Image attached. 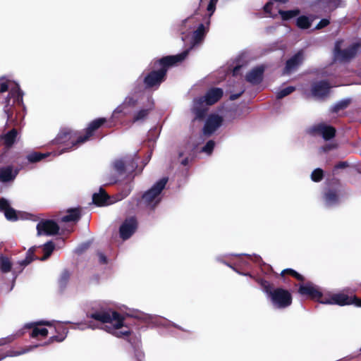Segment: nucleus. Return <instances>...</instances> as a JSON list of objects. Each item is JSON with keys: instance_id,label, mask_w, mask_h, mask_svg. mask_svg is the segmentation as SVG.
<instances>
[{"instance_id": "nucleus-1", "label": "nucleus", "mask_w": 361, "mask_h": 361, "mask_svg": "<svg viewBox=\"0 0 361 361\" xmlns=\"http://www.w3.org/2000/svg\"><path fill=\"white\" fill-rule=\"evenodd\" d=\"M87 317L98 322H89L88 327L92 329H102L114 336L121 338L130 334L129 328L124 324V318L119 313L111 310H97L90 312Z\"/></svg>"}, {"instance_id": "nucleus-2", "label": "nucleus", "mask_w": 361, "mask_h": 361, "mask_svg": "<svg viewBox=\"0 0 361 361\" xmlns=\"http://www.w3.org/2000/svg\"><path fill=\"white\" fill-rule=\"evenodd\" d=\"M188 50L176 55H169L160 59H154L150 66L152 70L145 75L143 80L146 88H158L166 79L168 70L182 62L188 56Z\"/></svg>"}, {"instance_id": "nucleus-3", "label": "nucleus", "mask_w": 361, "mask_h": 361, "mask_svg": "<svg viewBox=\"0 0 361 361\" xmlns=\"http://www.w3.org/2000/svg\"><path fill=\"white\" fill-rule=\"evenodd\" d=\"M80 135V134L78 131H75L69 128H63L54 140V144L58 145L56 149L49 153L30 152L25 156V158H47L50 155L56 157L63 152L75 150L82 145H74Z\"/></svg>"}, {"instance_id": "nucleus-4", "label": "nucleus", "mask_w": 361, "mask_h": 361, "mask_svg": "<svg viewBox=\"0 0 361 361\" xmlns=\"http://www.w3.org/2000/svg\"><path fill=\"white\" fill-rule=\"evenodd\" d=\"M257 281L271 301L274 308L285 309L291 305L292 296L288 290L281 288H274L269 281L262 279H258Z\"/></svg>"}, {"instance_id": "nucleus-5", "label": "nucleus", "mask_w": 361, "mask_h": 361, "mask_svg": "<svg viewBox=\"0 0 361 361\" xmlns=\"http://www.w3.org/2000/svg\"><path fill=\"white\" fill-rule=\"evenodd\" d=\"M168 182V178L164 177L156 182L153 186L142 196V200L145 205L153 209L161 201V192Z\"/></svg>"}, {"instance_id": "nucleus-6", "label": "nucleus", "mask_w": 361, "mask_h": 361, "mask_svg": "<svg viewBox=\"0 0 361 361\" xmlns=\"http://www.w3.org/2000/svg\"><path fill=\"white\" fill-rule=\"evenodd\" d=\"M140 159H116L114 163V169L120 176H128L132 173H140L147 162L139 165Z\"/></svg>"}, {"instance_id": "nucleus-7", "label": "nucleus", "mask_w": 361, "mask_h": 361, "mask_svg": "<svg viewBox=\"0 0 361 361\" xmlns=\"http://www.w3.org/2000/svg\"><path fill=\"white\" fill-rule=\"evenodd\" d=\"M111 126V125L106 118H97L88 123L84 130V135H80L74 145L83 144L94 136L102 127L110 128Z\"/></svg>"}, {"instance_id": "nucleus-8", "label": "nucleus", "mask_w": 361, "mask_h": 361, "mask_svg": "<svg viewBox=\"0 0 361 361\" xmlns=\"http://www.w3.org/2000/svg\"><path fill=\"white\" fill-rule=\"evenodd\" d=\"M360 44H353L349 47L342 49L338 45L335 47V58L341 62L349 61L353 59L357 52Z\"/></svg>"}, {"instance_id": "nucleus-9", "label": "nucleus", "mask_w": 361, "mask_h": 361, "mask_svg": "<svg viewBox=\"0 0 361 361\" xmlns=\"http://www.w3.org/2000/svg\"><path fill=\"white\" fill-rule=\"evenodd\" d=\"M305 59L304 52L302 50L298 51L286 62L283 70V75H290L295 71L303 63Z\"/></svg>"}, {"instance_id": "nucleus-10", "label": "nucleus", "mask_w": 361, "mask_h": 361, "mask_svg": "<svg viewBox=\"0 0 361 361\" xmlns=\"http://www.w3.org/2000/svg\"><path fill=\"white\" fill-rule=\"evenodd\" d=\"M219 0H209L208 5L207 6V11L208 12V16H207V23L209 25L210 23V18L214 14L215 10H216V6ZM205 0H200L198 7L194 11V13L192 15H191L190 17L185 19L182 24L185 25L188 23L191 22L195 18V16L200 15V10L201 8L203 6L204 4Z\"/></svg>"}, {"instance_id": "nucleus-11", "label": "nucleus", "mask_w": 361, "mask_h": 361, "mask_svg": "<svg viewBox=\"0 0 361 361\" xmlns=\"http://www.w3.org/2000/svg\"><path fill=\"white\" fill-rule=\"evenodd\" d=\"M42 325L52 326V323L47 321H39L37 322L28 323L25 325V328L32 329L30 336L32 338L45 337L48 334V330L42 327Z\"/></svg>"}, {"instance_id": "nucleus-12", "label": "nucleus", "mask_w": 361, "mask_h": 361, "mask_svg": "<svg viewBox=\"0 0 361 361\" xmlns=\"http://www.w3.org/2000/svg\"><path fill=\"white\" fill-rule=\"evenodd\" d=\"M37 235H51L58 233L59 225L53 220H42L37 225Z\"/></svg>"}, {"instance_id": "nucleus-13", "label": "nucleus", "mask_w": 361, "mask_h": 361, "mask_svg": "<svg viewBox=\"0 0 361 361\" xmlns=\"http://www.w3.org/2000/svg\"><path fill=\"white\" fill-rule=\"evenodd\" d=\"M137 220L134 217L126 219L119 228L120 236L123 240L128 239L136 231Z\"/></svg>"}, {"instance_id": "nucleus-14", "label": "nucleus", "mask_w": 361, "mask_h": 361, "mask_svg": "<svg viewBox=\"0 0 361 361\" xmlns=\"http://www.w3.org/2000/svg\"><path fill=\"white\" fill-rule=\"evenodd\" d=\"M223 118L219 115H210L204 123L203 133L206 135H210L214 133L221 125Z\"/></svg>"}, {"instance_id": "nucleus-15", "label": "nucleus", "mask_w": 361, "mask_h": 361, "mask_svg": "<svg viewBox=\"0 0 361 361\" xmlns=\"http://www.w3.org/2000/svg\"><path fill=\"white\" fill-rule=\"evenodd\" d=\"M333 305H338L341 306L355 304L357 307H361V300L356 297H349L343 293L332 294Z\"/></svg>"}, {"instance_id": "nucleus-16", "label": "nucleus", "mask_w": 361, "mask_h": 361, "mask_svg": "<svg viewBox=\"0 0 361 361\" xmlns=\"http://www.w3.org/2000/svg\"><path fill=\"white\" fill-rule=\"evenodd\" d=\"M133 316L156 326H168L169 325H172L176 326V325L171 323L170 321L158 316L146 314L141 312H137Z\"/></svg>"}, {"instance_id": "nucleus-17", "label": "nucleus", "mask_w": 361, "mask_h": 361, "mask_svg": "<svg viewBox=\"0 0 361 361\" xmlns=\"http://www.w3.org/2000/svg\"><path fill=\"white\" fill-rule=\"evenodd\" d=\"M224 91L219 87H212L207 90L204 97H200L201 99L207 105L211 106L219 102L223 97Z\"/></svg>"}, {"instance_id": "nucleus-18", "label": "nucleus", "mask_w": 361, "mask_h": 361, "mask_svg": "<svg viewBox=\"0 0 361 361\" xmlns=\"http://www.w3.org/2000/svg\"><path fill=\"white\" fill-rule=\"evenodd\" d=\"M331 89V85L327 80H323L312 85L311 91L314 97H323L326 96Z\"/></svg>"}, {"instance_id": "nucleus-19", "label": "nucleus", "mask_w": 361, "mask_h": 361, "mask_svg": "<svg viewBox=\"0 0 361 361\" xmlns=\"http://www.w3.org/2000/svg\"><path fill=\"white\" fill-rule=\"evenodd\" d=\"M205 102L200 97L194 99V105L192 112L195 115V119L202 121L205 118L208 109L204 105Z\"/></svg>"}, {"instance_id": "nucleus-20", "label": "nucleus", "mask_w": 361, "mask_h": 361, "mask_svg": "<svg viewBox=\"0 0 361 361\" xmlns=\"http://www.w3.org/2000/svg\"><path fill=\"white\" fill-rule=\"evenodd\" d=\"M298 292L300 294L309 296L314 300L319 299V298L321 297V291L319 288L310 283L301 285Z\"/></svg>"}, {"instance_id": "nucleus-21", "label": "nucleus", "mask_w": 361, "mask_h": 361, "mask_svg": "<svg viewBox=\"0 0 361 361\" xmlns=\"http://www.w3.org/2000/svg\"><path fill=\"white\" fill-rule=\"evenodd\" d=\"M51 323H52V326H54V331L56 333H58L59 335L50 337L49 342L44 343L43 345H47L53 341L61 342L65 339L68 334L67 329L60 322L53 321Z\"/></svg>"}, {"instance_id": "nucleus-22", "label": "nucleus", "mask_w": 361, "mask_h": 361, "mask_svg": "<svg viewBox=\"0 0 361 361\" xmlns=\"http://www.w3.org/2000/svg\"><path fill=\"white\" fill-rule=\"evenodd\" d=\"M19 171L18 168L6 166L0 169V181L3 183L13 181Z\"/></svg>"}, {"instance_id": "nucleus-23", "label": "nucleus", "mask_w": 361, "mask_h": 361, "mask_svg": "<svg viewBox=\"0 0 361 361\" xmlns=\"http://www.w3.org/2000/svg\"><path fill=\"white\" fill-rule=\"evenodd\" d=\"M264 71V67H255L247 73L245 79L252 84H259L262 80Z\"/></svg>"}, {"instance_id": "nucleus-24", "label": "nucleus", "mask_w": 361, "mask_h": 361, "mask_svg": "<svg viewBox=\"0 0 361 361\" xmlns=\"http://www.w3.org/2000/svg\"><path fill=\"white\" fill-rule=\"evenodd\" d=\"M11 98L13 99V102L21 105L23 102V92L20 90L18 84H15L14 87H11L7 97L6 98V103L9 104Z\"/></svg>"}, {"instance_id": "nucleus-25", "label": "nucleus", "mask_w": 361, "mask_h": 361, "mask_svg": "<svg viewBox=\"0 0 361 361\" xmlns=\"http://www.w3.org/2000/svg\"><path fill=\"white\" fill-rule=\"evenodd\" d=\"M0 211L4 212L6 218L9 221L18 219L16 212L10 205L9 202L5 198H0Z\"/></svg>"}, {"instance_id": "nucleus-26", "label": "nucleus", "mask_w": 361, "mask_h": 361, "mask_svg": "<svg viewBox=\"0 0 361 361\" xmlns=\"http://www.w3.org/2000/svg\"><path fill=\"white\" fill-rule=\"evenodd\" d=\"M324 201L326 207H333L339 203V197L335 190H328L324 194Z\"/></svg>"}, {"instance_id": "nucleus-27", "label": "nucleus", "mask_w": 361, "mask_h": 361, "mask_svg": "<svg viewBox=\"0 0 361 361\" xmlns=\"http://www.w3.org/2000/svg\"><path fill=\"white\" fill-rule=\"evenodd\" d=\"M17 135H18V130L16 128H13L11 130H9L7 133L1 135L0 137V139L3 142V143L6 147L10 148L15 143V142L16 140Z\"/></svg>"}, {"instance_id": "nucleus-28", "label": "nucleus", "mask_w": 361, "mask_h": 361, "mask_svg": "<svg viewBox=\"0 0 361 361\" xmlns=\"http://www.w3.org/2000/svg\"><path fill=\"white\" fill-rule=\"evenodd\" d=\"M80 219V210L77 208L68 209L67 214L64 215L61 219V223L73 222L75 224Z\"/></svg>"}, {"instance_id": "nucleus-29", "label": "nucleus", "mask_w": 361, "mask_h": 361, "mask_svg": "<svg viewBox=\"0 0 361 361\" xmlns=\"http://www.w3.org/2000/svg\"><path fill=\"white\" fill-rule=\"evenodd\" d=\"M92 202L97 206H104L109 204V196L106 194L102 188H100L98 193L93 194Z\"/></svg>"}, {"instance_id": "nucleus-30", "label": "nucleus", "mask_w": 361, "mask_h": 361, "mask_svg": "<svg viewBox=\"0 0 361 361\" xmlns=\"http://www.w3.org/2000/svg\"><path fill=\"white\" fill-rule=\"evenodd\" d=\"M207 29L203 23H200L197 30L193 32L192 41L194 44L200 43L204 38Z\"/></svg>"}, {"instance_id": "nucleus-31", "label": "nucleus", "mask_w": 361, "mask_h": 361, "mask_svg": "<svg viewBox=\"0 0 361 361\" xmlns=\"http://www.w3.org/2000/svg\"><path fill=\"white\" fill-rule=\"evenodd\" d=\"M39 345H42L39 344V345H30L29 347L23 348L21 350H9V351H8V353L6 354H4V355L0 353V360H1L2 359H4L6 357H16V356H18V355L25 354L26 353H28V352L32 350L33 349L37 348Z\"/></svg>"}, {"instance_id": "nucleus-32", "label": "nucleus", "mask_w": 361, "mask_h": 361, "mask_svg": "<svg viewBox=\"0 0 361 361\" xmlns=\"http://www.w3.org/2000/svg\"><path fill=\"white\" fill-rule=\"evenodd\" d=\"M342 0H316L314 5H322L324 8L334 11L337 8Z\"/></svg>"}, {"instance_id": "nucleus-33", "label": "nucleus", "mask_w": 361, "mask_h": 361, "mask_svg": "<svg viewBox=\"0 0 361 361\" xmlns=\"http://www.w3.org/2000/svg\"><path fill=\"white\" fill-rule=\"evenodd\" d=\"M336 128L334 127L323 123L322 137L324 140H329L334 138L336 135Z\"/></svg>"}, {"instance_id": "nucleus-34", "label": "nucleus", "mask_w": 361, "mask_h": 361, "mask_svg": "<svg viewBox=\"0 0 361 361\" xmlns=\"http://www.w3.org/2000/svg\"><path fill=\"white\" fill-rule=\"evenodd\" d=\"M54 244L51 241H49L44 244L42 250L44 252V256L40 258L41 261L46 260L52 253L54 250Z\"/></svg>"}, {"instance_id": "nucleus-35", "label": "nucleus", "mask_w": 361, "mask_h": 361, "mask_svg": "<svg viewBox=\"0 0 361 361\" xmlns=\"http://www.w3.org/2000/svg\"><path fill=\"white\" fill-rule=\"evenodd\" d=\"M36 248L37 247L33 246L28 250L25 259L18 262L21 267H24L33 261Z\"/></svg>"}, {"instance_id": "nucleus-36", "label": "nucleus", "mask_w": 361, "mask_h": 361, "mask_svg": "<svg viewBox=\"0 0 361 361\" xmlns=\"http://www.w3.org/2000/svg\"><path fill=\"white\" fill-rule=\"evenodd\" d=\"M40 159H22V162L19 164L20 168H18L19 171L20 169L25 170H30L35 167L36 164Z\"/></svg>"}, {"instance_id": "nucleus-37", "label": "nucleus", "mask_w": 361, "mask_h": 361, "mask_svg": "<svg viewBox=\"0 0 361 361\" xmlns=\"http://www.w3.org/2000/svg\"><path fill=\"white\" fill-rule=\"evenodd\" d=\"M323 123H319L308 128L306 130V133L312 136H322Z\"/></svg>"}, {"instance_id": "nucleus-38", "label": "nucleus", "mask_w": 361, "mask_h": 361, "mask_svg": "<svg viewBox=\"0 0 361 361\" xmlns=\"http://www.w3.org/2000/svg\"><path fill=\"white\" fill-rule=\"evenodd\" d=\"M296 25L301 29H308L311 26V22L307 16H301L298 18Z\"/></svg>"}, {"instance_id": "nucleus-39", "label": "nucleus", "mask_w": 361, "mask_h": 361, "mask_svg": "<svg viewBox=\"0 0 361 361\" xmlns=\"http://www.w3.org/2000/svg\"><path fill=\"white\" fill-rule=\"evenodd\" d=\"M150 109H142L140 111H138L137 113L134 114V116L133 118V122H137L140 121H144L147 118L149 114Z\"/></svg>"}, {"instance_id": "nucleus-40", "label": "nucleus", "mask_w": 361, "mask_h": 361, "mask_svg": "<svg viewBox=\"0 0 361 361\" xmlns=\"http://www.w3.org/2000/svg\"><path fill=\"white\" fill-rule=\"evenodd\" d=\"M11 263L8 257L1 256L0 257V269L2 272L6 273L10 271Z\"/></svg>"}, {"instance_id": "nucleus-41", "label": "nucleus", "mask_w": 361, "mask_h": 361, "mask_svg": "<svg viewBox=\"0 0 361 361\" xmlns=\"http://www.w3.org/2000/svg\"><path fill=\"white\" fill-rule=\"evenodd\" d=\"M279 13L283 20H287L296 16L299 11L298 10L279 11Z\"/></svg>"}, {"instance_id": "nucleus-42", "label": "nucleus", "mask_w": 361, "mask_h": 361, "mask_svg": "<svg viewBox=\"0 0 361 361\" xmlns=\"http://www.w3.org/2000/svg\"><path fill=\"white\" fill-rule=\"evenodd\" d=\"M350 103V100L348 99L341 100L334 105L333 108V111L335 113H338L341 110L345 109L348 106Z\"/></svg>"}, {"instance_id": "nucleus-43", "label": "nucleus", "mask_w": 361, "mask_h": 361, "mask_svg": "<svg viewBox=\"0 0 361 361\" xmlns=\"http://www.w3.org/2000/svg\"><path fill=\"white\" fill-rule=\"evenodd\" d=\"M295 87H293V86L286 87L281 90L279 92H278V93L276 94V98L282 99V98L289 95L290 94H291L293 92L295 91Z\"/></svg>"}, {"instance_id": "nucleus-44", "label": "nucleus", "mask_w": 361, "mask_h": 361, "mask_svg": "<svg viewBox=\"0 0 361 361\" xmlns=\"http://www.w3.org/2000/svg\"><path fill=\"white\" fill-rule=\"evenodd\" d=\"M324 176V172L323 171L318 168L314 169L311 174V179L314 182H319L320 181Z\"/></svg>"}, {"instance_id": "nucleus-45", "label": "nucleus", "mask_w": 361, "mask_h": 361, "mask_svg": "<svg viewBox=\"0 0 361 361\" xmlns=\"http://www.w3.org/2000/svg\"><path fill=\"white\" fill-rule=\"evenodd\" d=\"M316 300H317L318 302H319L322 304L333 305V302H333L332 294H329V295H324L321 293V297H319V299H317Z\"/></svg>"}, {"instance_id": "nucleus-46", "label": "nucleus", "mask_w": 361, "mask_h": 361, "mask_svg": "<svg viewBox=\"0 0 361 361\" xmlns=\"http://www.w3.org/2000/svg\"><path fill=\"white\" fill-rule=\"evenodd\" d=\"M215 142L213 140H209L202 147V151L210 155L214 149Z\"/></svg>"}, {"instance_id": "nucleus-47", "label": "nucleus", "mask_w": 361, "mask_h": 361, "mask_svg": "<svg viewBox=\"0 0 361 361\" xmlns=\"http://www.w3.org/2000/svg\"><path fill=\"white\" fill-rule=\"evenodd\" d=\"M285 273H288V274H291L292 276H295L298 280H301V281L303 280V277L300 274L297 273L295 271H294L293 269H285L281 272V274L283 275Z\"/></svg>"}, {"instance_id": "nucleus-48", "label": "nucleus", "mask_w": 361, "mask_h": 361, "mask_svg": "<svg viewBox=\"0 0 361 361\" xmlns=\"http://www.w3.org/2000/svg\"><path fill=\"white\" fill-rule=\"evenodd\" d=\"M330 24V20L327 18L322 19L319 23L316 26V29L320 30L329 25Z\"/></svg>"}, {"instance_id": "nucleus-49", "label": "nucleus", "mask_w": 361, "mask_h": 361, "mask_svg": "<svg viewBox=\"0 0 361 361\" xmlns=\"http://www.w3.org/2000/svg\"><path fill=\"white\" fill-rule=\"evenodd\" d=\"M69 278V274L68 271H63L61 276V279H60V283L61 285H65L68 281Z\"/></svg>"}, {"instance_id": "nucleus-50", "label": "nucleus", "mask_w": 361, "mask_h": 361, "mask_svg": "<svg viewBox=\"0 0 361 361\" xmlns=\"http://www.w3.org/2000/svg\"><path fill=\"white\" fill-rule=\"evenodd\" d=\"M272 7H273V1H270L269 2H267L264 6V11L265 13H271V9H272Z\"/></svg>"}, {"instance_id": "nucleus-51", "label": "nucleus", "mask_w": 361, "mask_h": 361, "mask_svg": "<svg viewBox=\"0 0 361 361\" xmlns=\"http://www.w3.org/2000/svg\"><path fill=\"white\" fill-rule=\"evenodd\" d=\"M8 90V82H3L0 83V92H6Z\"/></svg>"}, {"instance_id": "nucleus-52", "label": "nucleus", "mask_w": 361, "mask_h": 361, "mask_svg": "<svg viewBox=\"0 0 361 361\" xmlns=\"http://www.w3.org/2000/svg\"><path fill=\"white\" fill-rule=\"evenodd\" d=\"M135 357L137 361H142V358L144 357V354L141 350H137L135 353Z\"/></svg>"}, {"instance_id": "nucleus-53", "label": "nucleus", "mask_w": 361, "mask_h": 361, "mask_svg": "<svg viewBox=\"0 0 361 361\" xmlns=\"http://www.w3.org/2000/svg\"><path fill=\"white\" fill-rule=\"evenodd\" d=\"M99 259L102 264H105L107 261L106 256L102 253H99Z\"/></svg>"}, {"instance_id": "nucleus-54", "label": "nucleus", "mask_w": 361, "mask_h": 361, "mask_svg": "<svg viewBox=\"0 0 361 361\" xmlns=\"http://www.w3.org/2000/svg\"><path fill=\"white\" fill-rule=\"evenodd\" d=\"M243 92H240L238 94H231L230 95V99L231 100H235V99H237L238 98H239L242 95Z\"/></svg>"}, {"instance_id": "nucleus-55", "label": "nucleus", "mask_w": 361, "mask_h": 361, "mask_svg": "<svg viewBox=\"0 0 361 361\" xmlns=\"http://www.w3.org/2000/svg\"><path fill=\"white\" fill-rule=\"evenodd\" d=\"M241 68V66H236L234 67L233 70V75H237L240 71Z\"/></svg>"}, {"instance_id": "nucleus-56", "label": "nucleus", "mask_w": 361, "mask_h": 361, "mask_svg": "<svg viewBox=\"0 0 361 361\" xmlns=\"http://www.w3.org/2000/svg\"><path fill=\"white\" fill-rule=\"evenodd\" d=\"M12 341L11 338H2L0 339V345H4L7 341L11 342Z\"/></svg>"}, {"instance_id": "nucleus-57", "label": "nucleus", "mask_w": 361, "mask_h": 361, "mask_svg": "<svg viewBox=\"0 0 361 361\" xmlns=\"http://www.w3.org/2000/svg\"><path fill=\"white\" fill-rule=\"evenodd\" d=\"M322 149L324 152H328L332 149V146L330 145H327L324 146Z\"/></svg>"}, {"instance_id": "nucleus-58", "label": "nucleus", "mask_w": 361, "mask_h": 361, "mask_svg": "<svg viewBox=\"0 0 361 361\" xmlns=\"http://www.w3.org/2000/svg\"><path fill=\"white\" fill-rule=\"evenodd\" d=\"M347 166V162L345 161H343V162H340L338 165H337V168H344Z\"/></svg>"}, {"instance_id": "nucleus-59", "label": "nucleus", "mask_w": 361, "mask_h": 361, "mask_svg": "<svg viewBox=\"0 0 361 361\" xmlns=\"http://www.w3.org/2000/svg\"><path fill=\"white\" fill-rule=\"evenodd\" d=\"M188 162L189 159H182L181 165L186 166L187 164H188Z\"/></svg>"}, {"instance_id": "nucleus-60", "label": "nucleus", "mask_w": 361, "mask_h": 361, "mask_svg": "<svg viewBox=\"0 0 361 361\" xmlns=\"http://www.w3.org/2000/svg\"><path fill=\"white\" fill-rule=\"evenodd\" d=\"M121 110L118 107L113 113V116H115L117 113H121Z\"/></svg>"}, {"instance_id": "nucleus-61", "label": "nucleus", "mask_w": 361, "mask_h": 361, "mask_svg": "<svg viewBox=\"0 0 361 361\" xmlns=\"http://www.w3.org/2000/svg\"><path fill=\"white\" fill-rule=\"evenodd\" d=\"M152 156V150L149 149L148 154L147 155V157L145 158H151Z\"/></svg>"}, {"instance_id": "nucleus-62", "label": "nucleus", "mask_w": 361, "mask_h": 361, "mask_svg": "<svg viewBox=\"0 0 361 361\" xmlns=\"http://www.w3.org/2000/svg\"><path fill=\"white\" fill-rule=\"evenodd\" d=\"M63 229H64V228H62V230H63ZM65 229H66L68 232H71V231H73V228H71V229H66V228H65Z\"/></svg>"}, {"instance_id": "nucleus-63", "label": "nucleus", "mask_w": 361, "mask_h": 361, "mask_svg": "<svg viewBox=\"0 0 361 361\" xmlns=\"http://www.w3.org/2000/svg\"><path fill=\"white\" fill-rule=\"evenodd\" d=\"M356 170H357V171L358 173H361V169L360 168H357Z\"/></svg>"}, {"instance_id": "nucleus-64", "label": "nucleus", "mask_w": 361, "mask_h": 361, "mask_svg": "<svg viewBox=\"0 0 361 361\" xmlns=\"http://www.w3.org/2000/svg\"><path fill=\"white\" fill-rule=\"evenodd\" d=\"M11 117V114H8V119H10Z\"/></svg>"}]
</instances>
